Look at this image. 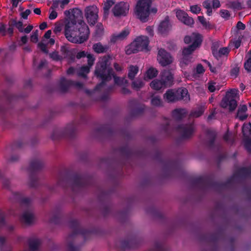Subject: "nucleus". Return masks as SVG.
<instances>
[{
    "label": "nucleus",
    "instance_id": "1",
    "mask_svg": "<svg viewBox=\"0 0 251 251\" xmlns=\"http://www.w3.org/2000/svg\"><path fill=\"white\" fill-rule=\"evenodd\" d=\"M251 176V166L240 168L231 177L224 182L215 181L212 175H204L193 178L191 184L202 192L212 189L218 192L228 188L236 177L247 178Z\"/></svg>",
    "mask_w": 251,
    "mask_h": 251
},
{
    "label": "nucleus",
    "instance_id": "2",
    "mask_svg": "<svg viewBox=\"0 0 251 251\" xmlns=\"http://www.w3.org/2000/svg\"><path fill=\"white\" fill-rule=\"evenodd\" d=\"M73 16V18L65 25L64 35L70 42L83 43L88 39L89 28L83 20L81 10L76 9Z\"/></svg>",
    "mask_w": 251,
    "mask_h": 251
},
{
    "label": "nucleus",
    "instance_id": "3",
    "mask_svg": "<svg viewBox=\"0 0 251 251\" xmlns=\"http://www.w3.org/2000/svg\"><path fill=\"white\" fill-rule=\"evenodd\" d=\"M108 59L105 57L97 63L95 75L101 82L98 84L94 90L86 89L85 93L89 96H91L100 90L105 85L107 82L110 81L113 77L115 84L122 86L128 83V81L125 77H120L115 75L113 69L108 66Z\"/></svg>",
    "mask_w": 251,
    "mask_h": 251
},
{
    "label": "nucleus",
    "instance_id": "4",
    "mask_svg": "<svg viewBox=\"0 0 251 251\" xmlns=\"http://www.w3.org/2000/svg\"><path fill=\"white\" fill-rule=\"evenodd\" d=\"M93 181V177L88 175L74 173L64 176H60L57 185L64 189L70 188L73 192H76L92 185Z\"/></svg>",
    "mask_w": 251,
    "mask_h": 251
},
{
    "label": "nucleus",
    "instance_id": "5",
    "mask_svg": "<svg viewBox=\"0 0 251 251\" xmlns=\"http://www.w3.org/2000/svg\"><path fill=\"white\" fill-rule=\"evenodd\" d=\"M87 121V116L82 115L80 116L79 121L76 120L73 121L71 123L68 124L63 129H54L51 134V139L53 140H59L64 137L73 139L76 136L79 125L86 124Z\"/></svg>",
    "mask_w": 251,
    "mask_h": 251
},
{
    "label": "nucleus",
    "instance_id": "6",
    "mask_svg": "<svg viewBox=\"0 0 251 251\" xmlns=\"http://www.w3.org/2000/svg\"><path fill=\"white\" fill-rule=\"evenodd\" d=\"M70 228L73 232L70 234L67 238L68 242V251H79V247L74 245V241L78 234L81 235L85 240L90 238L91 235L94 233L92 230L83 229L80 227L79 223L76 220H72L69 222Z\"/></svg>",
    "mask_w": 251,
    "mask_h": 251
},
{
    "label": "nucleus",
    "instance_id": "7",
    "mask_svg": "<svg viewBox=\"0 0 251 251\" xmlns=\"http://www.w3.org/2000/svg\"><path fill=\"white\" fill-rule=\"evenodd\" d=\"M44 167L43 161L39 158L32 159L29 164L27 170L29 173V180L28 184L31 188H36L39 185L38 173Z\"/></svg>",
    "mask_w": 251,
    "mask_h": 251
},
{
    "label": "nucleus",
    "instance_id": "8",
    "mask_svg": "<svg viewBox=\"0 0 251 251\" xmlns=\"http://www.w3.org/2000/svg\"><path fill=\"white\" fill-rule=\"evenodd\" d=\"M162 153L157 151L154 154V158L162 163L164 176L165 177H170L175 172L179 169V163L176 160H162Z\"/></svg>",
    "mask_w": 251,
    "mask_h": 251
},
{
    "label": "nucleus",
    "instance_id": "9",
    "mask_svg": "<svg viewBox=\"0 0 251 251\" xmlns=\"http://www.w3.org/2000/svg\"><path fill=\"white\" fill-rule=\"evenodd\" d=\"M184 42L186 44L192 43V44L187 47L184 48L182 51V56H190V55L198 48H199L202 42V37L199 33H193L190 35H186L184 38Z\"/></svg>",
    "mask_w": 251,
    "mask_h": 251
},
{
    "label": "nucleus",
    "instance_id": "10",
    "mask_svg": "<svg viewBox=\"0 0 251 251\" xmlns=\"http://www.w3.org/2000/svg\"><path fill=\"white\" fill-rule=\"evenodd\" d=\"M149 38L146 36L137 37L134 41L126 48V53L127 55L135 53L140 51H149Z\"/></svg>",
    "mask_w": 251,
    "mask_h": 251
},
{
    "label": "nucleus",
    "instance_id": "11",
    "mask_svg": "<svg viewBox=\"0 0 251 251\" xmlns=\"http://www.w3.org/2000/svg\"><path fill=\"white\" fill-rule=\"evenodd\" d=\"M152 0H138L134 9L137 17L142 22H146L150 14Z\"/></svg>",
    "mask_w": 251,
    "mask_h": 251
},
{
    "label": "nucleus",
    "instance_id": "12",
    "mask_svg": "<svg viewBox=\"0 0 251 251\" xmlns=\"http://www.w3.org/2000/svg\"><path fill=\"white\" fill-rule=\"evenodd\" d=\"M238 90L232 89L226 93V96L222 99L220 105L224 108H228L230 111H234L237 106L236 97L238 94Z\"/></svg>",
    "mask_w": 251,
    "mask_h": 251
},
{
    "label": "nucleus",
    "instance_id": "13",
    "mask_svg": "<svg viewBox=\"0 0 251 251\" xmlns=\"http://www.w3.org/2000/svg\"><path fill=\"white\" fill-rule=\"evenodd\" d=\"M94 132L98 136L112 137L118 135L120 131L114 128L111 125H104L96 128Z\"/></svg>",
    "mask_w": 251,
    "mask_h": 251
},
{
    "label": "nucleus",
    "instance_id": "14",
    "mask_svg": "<svg viewBox=\"0 0 251 251\" xmlns=\"http://www.w3.org/2000/svg\"><path fill=\"white\" fill-rule=\"evenodd\" d=\"M176 131L180 134L182 139H188L192 137L195 131L193 123L179 125L176 127Z\"/></svg>",
    "mask_w": 251,
    "mask_h": 251
},
{
    "label": "nucleus",
    "instance_id": "15",
    "mask_svg": "<svg viewBox=\"0 0 251 251\" xmlns=\"http://www.w3.org/2000/svg\"><path fill=\"white\" fill-rule=\"evenodd\" d=\"M85 17L90 25H94L99 18V9L96 5L87 6L84 10Z\"/></svg>",
    "mask_w": 251,
    "mask_h": 251
},
{
    "label": "nucleus",
    "instance_id": "16",
    "mask_svg": "<svg viewBox=\"0 0 251 251\" xmlns=\"http://www.w3.org/2000/svg\"><path fill=\"white\" fill-rule=\"evenodd\" d=\"M129 4L127 2L120 1L116 3L112 9L115 17H125L128 13Z\"/></svg>",
    "mask_w": 251,
    "mask_h": 251
},
{
    "label": "nucleus",
    "instance_id": "17",
    "mask_svg": "<svg viewBox=\"0 0 251 251\" xmlns=\"http://www.w3.org/2000/svg\"><path fill=\"white\" fill-rule=\"evenodd\" d=\"M157 59L159 63L163 67L171 64L173 61V58L170 53L162 48L158 50Z\"/></svg>",
    "mask_w": 251,
    "mask_h": 251
},
{
    "label": "nucleus",
    "instance_id": "18",
    "mask_svg": "<svg viewBox=\"0 0 251 251\" xmlns=\"http://www.w3.org/2000/svg\"><path fill=\"white\" fill-rule=\"evenodd\" d=\"M130 108V115L132 117H135L142 115L145 109V105L139 104L136 100H131L129 102Z\"/></svg>",
    "mask_w": 251,
    "mask_h": 251
},
{
    "label": "nucleus",
    "instance_id": "19",
    "mask_svg": "<svg viewBox=\"0 0 251 251\" xmlns=\"http://www.w3.org/2000/svg\"><path fill=\"white\" fill-rule=\"evenodd\" d=\"M221 237V234L220 233H206L200 235L199 240L201 242L216 245L220 240Z\"/></svg>",
    "mask_w": 251,
    "mask_h": 251
},
{
    "label": "nucleus",
    "instance_id": "20",
    "mask_svg": "<svg viewBox=\"0 0 251 251\" xmlns=\"http://www.w3.org/2000/svg\"><path fill=\"white\" fill-rule=\"evenodd\" d=\"M160 79L166 87H171L174 82V76L170 70H164L161 72Z\"/></svg>",
    "mask_w": 251,
    "mask_h": 251
},
{
    "label": "nucleus",
    "instance_id": "21",
    "mask_svg": "<svg viewBox=\"0 0 251 251\" xmlns=\"http://www.w3.org/2000/svg\"><path fill=\"white\" fill-rule=\"evenodd\" d=\"M130 33V30L128 28H125L120 33L113 34L110 38V42L115 43L117 41H122L126 38Z\"/></svg>",
    "mask_w": 251,
    "mask_h": 251
},
{
    "label": "nucleus",
    "instance_id": "22",
    "mask_svg": "<svg viewBox=\"0 0 251 251\" xmlns=\"http://www.w3.org/2000/svg\"><path fill=\"white\" fill-rule=\"evenodd\" d=\"M138 239L135 237L129 240H124L121 241V248L125 250L127 249L136 248L138 247Z\"/></svg>",
    "mask_w": 251,
    "mask_h": 251
},
{
    "label": "nucleus",
    "instance_id": "23",
    "mask_svg": "<svg viewBox=\"0 0 251 251\" xmlns=\"http://www.w3.org/2000/svg\"><path fill=\"white\" fill-rule=\"evenodd\" d=\"M170 30V24L168 17H166L158 25V31L161 34H166Z\"/></svg>",
    "mask_w": 251,
    "mask_h": 251
},
{
    "label": "nucleus",
    "instance_id": "24",
    "mask_svg": "<svg viewBox=\"0 0 251 251\" xmlns=\"http://www.w3.org/2000/svg\"><path fill=\"white\" fill-rule=\"evenodd\" d=\"M72 80H67L64 77L61 78L59 82V88L61 92L65 93L69 88L72 87Z\"/></svg>",
    "mask_w": 251,
    "mask_h": 251
},
{
    "label": "nucleus",
    "instance_id": "25",
    "mask_svg": "<svg viewBox=\"0 0 251 251\" xmlns=\"http://www.w3.org/2000/svg\"><path fill=\"white\" fill-rule=\"evenodd\" d=\"M60 51L64 58H67L69 60H73L75 58V54L73 51L66 46H61Z\"/></svg>",
    "mask_w": 251,
    "mask_h": 251
},
{
    "label": "nucleus",
    "instance_id": "26",
    "mask_svg": "<svg viewBox=\"0 0 251 251\" xmlns=\"http://www.w3.org/2000/svg\"><path fill=\"white\" fill-rule=\"evenodd\" d=\"M29 251H39V247L41 243L39 239L30 238L28 240Z\"/></svg>",
    "mask_w": 251,
    "mask_h": 251
},
{
    "label": "nucleus",
    "instance_id": "27",
    "mask_svg": "<svg viewBox=\"0 0 251 251\" xmlns=\"http://www.w3.org/2000/svg\"><path fill=\"white\" fill-rule=\"evenodd\" d=\"M207 135L209 138V140L206 142L207 146L209 149H213L215 147V142L217 134L214 131L208 130L207 131Z\"/></svg>",
    "mask_w": 251,
    "mask_h": 251
},
{
    "label": "nucleus",
    "instance_id": "28",
    "mask_svg": "<svg viewBox=\"0 0 251 251\" xmlns=\"http://www.w3.org/2000/svg\"><path fill=\"white\" fill-rule=\"evenodd\" d=\"M229 52L228 48H222L218 50L216 49L212 48V52L213 56L217 59L222 57V55H227Z\"/></svg>",
    "mask_w": 251,
    "mask_h": 251
},
{
    "label": "nucleus",
    "instance_id": "29",
    "mask_svg": "<svg viewBox=\"0 0 251 251\" xmlns=\"http://www.w3.org/2000/svg\"><path fill=\"white\" fill-rule=\"evenodd\" d=\"M93 50L97 53H103L106 52L109 49L108 45L103 46L100 42L95 43L93 45Z\"/></svg>",
    "mask_w": 251,
    "mask_h": 251
},
{
    "label": "nucleus",
    "instance_id": "30",
    "mask_svg": "<svg viewBox=\"0 0 251 251\" xmlns=\"http://www.w3.org/2000/svg\"><path fill=\"white\" fill-rule=\"evenodd\" d=\"M164 98L168 102H174L179 100L177 94L175 93L173 90L171 89L166 91L164 95Z\"/></svg>",
    "mask_w": 251,
    "mask_h": 251
},
{
    "label": "nucleus",
    "instance_id": "31",
    "mask_svg": "<svg viewBox=\"0 0 251 251\" xmlns=\"http://www.w3.org/2000/svg\"><path fill=\"white\" fill-rule=\"evenodd\" d=\"M187 114L185 109H175L173 110V117L177 121H180L186 117Z\"/></svg>",
    "mask_w": 251,
    "mask_h": 251
},
{
    "label": "nucleus",
    "instance_id": "32",
    "mask_svg": "<svg viewBox=\"0 0 251 251\" xmlns=\"http://www.w3.org/2000/svg\"><path fill=\"white\" fill-rule=\"evenodd\" d=\"M121 155L123 156L129 158L131 157L133 154V151L127 146H124L119 148L118 149Z\"/></svg>",
    "mask_w": 251,
    "mask_h": 251
},
{
    "label": "nucleus",
    "instance_id": "33",
    "mask_svg": "<svg viewBox=\"0 0 251 251\" xmlns=\"http://www.w3.org/2000/svg\"><path fill=\"white\" fill-rule=\"evenodd\" d=\"M151 87L155 90H159L162 88H166L165 86H164V83L160 79H155L152 81L150 83Z\"/></svg>",
    "mask_w": 251,
    "mask_h": 251
},
{
    "label": "nucleus",
    "instance_id": "34",
    "mask_svg": "<svg viewBox=\"0 0 251 251\" xmlns=\"http://www.w3.org/2000/svg\"><path fill=\"white\" fill-rule=\"evenodd\" d=\"M139 71V68L137 66L130 65L128 68V78L133 80Z\"/></svg>",
    "mask_w": 251,
    "mask_h": 251
},
{
    "label": "nucleus",
    "instance_id": "35",
    "mask_svg": "<svg viewBox=\"0 0 251 251\" xmlns=\"http://www.w3.org/2000/svg\"><path fill=\"white\" fill-rule=\"evenodd\" d=\"M158 71L154 68L151 67L149 68L146 72L145 76V79H151L156 77L158 75Z\"/></svg>",
    "mask_w": 251,
    "mask_h": 251
},
{
    "label": "nucleus",
    "instance_id": "36",
    "mask_svg": "<svg viewBox=\"0 0 251 251\" xmlns=\"http://www.w3.org/2000/svg\"><path fill=\"white\" fill-rule=\"evenodd\" d=\"M115 2L113 0H107L103 4V16L106 17L109 14L110 8L114 4Z\"/></svg>",
    "mask_w": 251,
    "mask_h": 251
},
{
    "label": "nucleus",
    "instance_id": "37",
    "mask_svg": "<svg viewBox=\"0 0 251 251\" xmlns=\"http://www.w3.org/2000/svg\"><path fill=\"white\" fill-rule=\"evenodd\" d=\"M33 215L31 213L28 212H24L22 216L21 220L25 224L30 225L32 223Z\"/></svg>",
    "mask_w": 251,
    "mask_h": 251
},
{
    "label": "nucleus",
    "instance_id": "38",
    "mask_svg": "<svg viewBox=\"0 0 251 251\" xmlns=\"http://www.w3.org/2000/svg\"><path fill=\"white\" fill-rule=\"evenodd\" d=\"M205 111V106L201 105L199 106L197 109L191 111L190 116L195 118H198L201 116Z\"/></svg>",
    "mask_w": 251,
    "mask_h": 251
},
{
    "label": "nucleus",
    "instance_id": "39",
    "mask_svg": "<svg viewBox=\"0 0 251 251\" xmlns=\"http://www.w3.org/2000/svg\"><path fill=\"white\" fill-rule=\"evenodd\" d=\"M133 80L131 83V87L134 90L139 91L144 85V82L141 79H136Z\"/></svg>",
    "mask_w": 251,
    "mask_h": 251
},
{
    "label": "nucleus",
    "instance_id": "40",
    "mask_svg": "<svg viewBox=\"0 0 251 251\" xmlns=\"http://www.w3.org/2000/svg\"><path fill=\"white\" fill-rule=\"evenodd\" d=\"M192 57L191 56H183L182 58L179 61L180 67L184 69L186 66L189 65L191 61Z\"/></svg>",
    "mask_w": 251,
    "mask_h": 251
},
{
    "label": "nucleus",
    "instance_id": "41",
    "mask_svg": "<svg viewBox=\"0 0 251 251\" xmlns=\"http://www.w3.org/2000/svg\"><path fill=\"white\" fill-rule=\"evenodd\" d=\"M179 93L180 94V95L178 96V95H177L179 100H184L187 101L190 100L188 90L186 88H183L181 89ZM177 94H179L178 92Z\"/></svg>",
    "mask_w": 251,
    "mask_h": 251
},
{
    "label": "nucleus",
    "instance_id": "42",
    "mask_svg": "<svg viewBox=\"0 0 251 251\" xmlns=\"http://www.w3.org/2000/svg\"><path fill=\"white\" fill-rule=\"evenodd\" d=\"M3 98L8 103H11L14 100H16L18 98L15 95H13L8 92H4L3 94Z\"/></svg>",
    "mask_w": 251,
    "mask_h": 251
},
{
    "label": "nucleus",
    "instance_id": "43",
    "mask_svg": "<svg viewBox=\"0 0 251 251\" xmlns=\"http://www.w3.org/2000/svg\"><path fill=\"white\" fill-rule=\"evenodd\" d=\"M151 104L152 105L156 107H161L163 106V102L159 96L152 97L151 99Z\"/></svg>",
    "mask_w": 251,
    "mask_h": 251
},
{
    "label": "nucleus",
    "instance_id": "44",
    "mask_svg": "<svg viewBox=\"0 0 251 251\" xmlns=\"http://www.w3.org/2000/svg\"><path fill=\"white\" fill-rule=\"evenodd\" d=\"M242 133L244 136L248 138V136L251 134V124H244L242 126Z\"/></svg>",
    "mask_w": 251,
    "mask_h": 251
},
{
    "label": "nucleus",
    "instance_id": "45",
    "mask_svg": "<svg viewBox=\"0 0 251 251\" xmlns=\"http://www.w3.org/2000/svg\"><path fill=\"white\" fill-rule=\"evenodd\" d=\"M90 68L91 67L88 65L82 66L78 73V75L83 77H86L87 74H88L90 72Z\"/></svg>",
    "mask_w": 251,
    "mask_h": 251
},
{
    "label": "nucleus",
    "instance_id": "46",
    "mask_svg": "<svg viewBox=\"0 0 251 251\" xmlns=\"http://www.w3.org/2000/svg\"><path fill=\"white\" fill-rule=\"evenodd\" d=\"M152 250L153 251H168L162 243L158 242L154 243Z\"/></svg>",
    "mask_w": 251,
    "mask_h": 251
},
{
    "label": "nucleus",
    "instance_id": "47",
    "mask_svg": "<svg viewBox=\"0 0 251 251\" xmlns=\"http://www.w3.org/2000/svg\"><path fill=\"white\" fill-rule=\"evenodd\" d=\"M62 221V218L59 214H57L52 216L50 219V222L55 225L60 224Z\"/></svg>",
    "mask_w": 251,
    "mask_h": 251
},
{
    "label": "nucleus",
    "instance_id": "48",
    "mask_svg": "<svg viewBox=\"0 0 251 251\" xmlns=\"http://www.w3.org/2000/svg\"><path fill=\"white\" fill-rule=\"evenodd\" d=\"M182 22L184 23L185 25L190 26L192 25L194 23L193 19L188 16L187 14V16L185 17Z\"/></svg>",
    "mask_w": 251,
    "mask_h": 251
},
{
    "label": "nucleus",
    "instance_id": "49",
    "mask_svg": "<svg viewBox=\"0 0 251 251\" xmlns=\"http://www.w3.org/2000/svg\"><path fill=\"white\" fill-rule=\"evenodd\" d=\"M186 16H187V13L182 10H178L176 12V16L181 22L183 21Z\"/></svg>",
    "mask_w": 251,
    "mask_h": 251
},
{
    "label": "nucleus",
    "instance_id": "50",
    "mask_svg": "<svg viewBox=\"0 0 251 251\" xmlns=\"http://www.w3.org/2000/svg\"><path fill=\"white\" fill-rule=\"evenodd\" d=\"M216 83L214 82H209L208 83V89L210 92H214L216 89L219 90L218 85L215 86Z\"/></svg>",
    "mask_w": 251,
    "mask_h": 251
},
{
    "label": "nucleus",
    "instance_id": "51",
    "mask_svg": "<svg viewBox=\"0 0 251 251\" xmlns=\"http://www.w3.org/2000/svg\"><path fill=\"white\" fill-rule=\"evenodd\" d=\"M229 7L233 9H240L241 8V4L238 1H232L229 3Z\"/></svg>",
    "mask_w": 251,
    "mask_h": 251
},
{
    "label": "nucleus",
    "instance_id": "52",
    "mask_svg": "<svg viewBox=\"0 0 251 251\" xmlns=\"http://www.w3.org/2000/svg\"><path fill=\"white\" fill-rule=\"evenodd\" d=\"M198 20L203 26L205 27V28L209 27L210 24L209 22H207L206 19L203 16H199Z\"/></svg>",
    "mask_w": 251,
    "mask_h": 251
},
{
    "label": "nucleus",
    "instance_id": "53",
    "mask_svg": "<svg viewBox=\"0 0 251 251\" xmlns=\"http://www.w3.org/2000/svg\"><path fill=\"white\" fill-rule=\"evenodd\" d=\"M13 25L16 26V27L20 32H24V29L23 27V23L22 21L16 22L15 20H14L13 21Z\"/></svg>",
    "mask_w": 251,
    "mask_h": 251
},
{
    "label": "nucleus",
    "instance_id": "54",
    "mask_svg": "<svg viewBox=\"0 0 251 251\" xmlns=\"http://www.w3.org/2000/svg\"><path fill=\"white\" fill-rule=\"evenodd\" d=\"M244 68L248 72H251V57H249L244 63Z\"/></svg>",
    "mask_w": 251,
    "mask_h": 251
},
{
    "label": "nucleus",
    "instance_id": "55",
    "mask_svg": "<svg viewBox=\"0 0 251 251\" xmlns=\"http://www.w3.org/2000/svg\"><path fill=\"white\" fill-rule=\"evenodd\" d=\"M86 56L87 58V65L91 67L94 64L95 59L93 55L90 53L87 54Z\"/></svg>",
    "mask_w": 251,
    "mask_h": 251
},
{
    "label": "nucleus",
    "instance_id": "56",
    "mask_svg": "<svg viewBox=\"0 0 251 251\" xmlns=\"http://www.w3.org/2000/svg\"><path fill=\"white\" fill-rule=\"evenodd\" d=\"M170 124V121H167L166 124L165 125H163L162 127V130L167 136H169L170 135V131L169 130Z\"/></svg>",
    "mask_w": 251,
    "mask_h": 251
},
{
    "label": "nucleus",
    "instance_id": "57",
    "mask_svg": "<svg viewBox=\"0 0 251 251\" xmlns=\"http://www.w3.org/2000/svg\"><path fill=\"white\" fill-rule=\"evenodd\" d=\"M220 14L222 18H223L226 20L228 19L230 16V14L229 12L227 10H225V9L221 10L220 11Z\"/></svg>",
    "mask_w": 251,
    "mask_h": 251
},
{
    "label": "nucleus",
    "instance_id": "58",
    "mask_svg": "<svg viewBox=\"0 0 251 251\" xmlns=\"http://www.w3.org/2000/svg\"><path fill=\"white\" fill-rule=\"evenodd\" d=\"M223 139L225 141L231 144H233L234 143V140L231 138L230 135L228 132L224 134Z\"/></svg>",
    "mask_w": 251,
    "mask_h": 251
},
{
    "label": "nucleus",
    "instance_id": "59",
    "mask_svg": "<svg viewBox=\"0 0 251 251\" xmlns=\"http://www.w3.org/2000/svg\"><path fill=\"white\" fill-rule=\"evenodd\" d=\"M30 41L33 43H37L38 41V31L36 30L33 31L30 36Z\"/></svg>",
    "mask_w": 251,
    "mask_h": 251
},
{
    "label": "nucleus",
    "instance_id": "60",
    "mask_svg": "<svg viewBox=\"0 0 251 251\" xmlns=\"http://www.w3.org/2000/svg\"><path fill=\"white\" fill-rule=\"evenodd\" d=\"M245 147L248 152H251V139L249 138L245 139Z\"/></svg>",
    "mask_w": 251,
    "mask_h": 251
},
{
    "label": "nucleus",
    "instance_id": "61",
    "mask_svg": "<svg viewBox=\"0 0 251 251\" xmlns=\"http://www.w3.org/2000/svg\"><path fill=\"white\" fill-rule=\"evenodd\" d=\"M201 10V7L198 5H193L190 6V11L194 14H198Z\"/></svg>",
    "mask_w": 251,
    "mask_h": 251
},
{
    "label": "nucleus",
    "instance_id": "62",
    "mask_svg": "<svg viewBox=\"0 0 251 251\" xmlns=\"http://www.w3.org/2000/svg\"><path fill=\"white\" fill-rule=\"evenodd\" d=\"M5 214L4 212L0 210V226H2L5 225Z\"/></svg>",
    "mask_w": 251,
    "mask_h": 251
},
{
    "label": "nucleus",
    "instance_id": "63",
    "mask_svg": "<svg viewBox=\"0 0 251 251\" xmlns=\"http://www.w3.org/2000/svg\"><path fill=\"white\" fill-rule=\"evenodd\" d=\"M239 72V68L236 66L230 70V75L232 76L237 77Z\"/></svg>",
    "mask_w": 251,
    "mask_h": 251
},
{
    "label": "nucleus",
    "instance_id": "64",
    "mask_svg": "<svg viewBox=\"0 0 251 251\" xmlns=\"http://www.w3.org/2000/svg\"><path fill=\"white\" fill-rule=\"evenodd\" d=\"M50 57L54 60L58 61L62 59V57L60 56L56 52H53L50 55Z\"/></svg>",
    "mask_w": 251,
    "mask_h": 251
}]
</instances>
